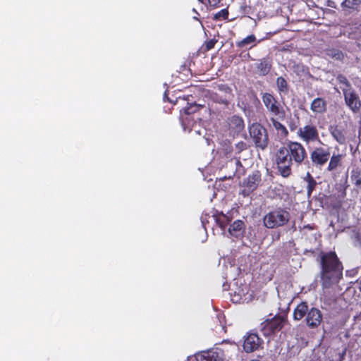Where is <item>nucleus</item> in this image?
Here are the masks:
<instances>
[{
    "label": "nucleus",
    "mask_w": 361,
    "mask_h": 361,
    "mask_svg": "<svg viewBox=\"0 0 361 361\" xmlns=\"http://www.w3.org/2000/svg\"><path fill=\"white\" fill-rule=\"evenodd\" d=\"M310 110L315 115H322L327 111V102L322 97H317L311 102Z\"/></svg>",
    "instance_id": "nucleus-16"
},
{
    "label": "nucleus",
    "mask_w": 361,
    "mask_h": 361,
    "mask_svg": "<svg viewBox=\"0 0 361 361\" xmlns=\"http://www.w3.org/2000/svg\"><path fill=\"white\" fill-rule=\"evenodd\" d=\"M353 271H349V270L346 271V276H353V274H352V273H351Z\"/></svg>",
    "instance_id": "nucleus-39"
},
{
    "label": "nucleus",
    "mask_w": 361,
    "mask_h": 361,
    "mask_svg": "<svg viewBox=\"0 0 361 361\" xmlns=\"http://www.w3.org/2000/svg\"><path fill=\"white\" fill-rule=\"evenodd\" d=\"M263 345V340L256 333L250 332L244 337L243 350L252 353L259 349Z\"/></svg>",
    "instance_id": "nucleus-12"
},
{
    "label": "nucleus",
    "mask_w": 361,
    "mask_h": 361,
    "mask_svg": "<svg viewBox=\"0 0 361 361\" xmlns=\"http://www.w3.org/2000/svg\"><path fill=\"white\" fill-rule=\"evenodd\" d=\"M342 157L343 156L341 154L334 153L331 156L330 155L327 170L329 171H334L336 170L338 167L341 166Z\"/></svg>",
    "instance_id": "nucleus-20"
},
{
    "label": "nucleus",
    "mask_w": 361,
    "mask_h": 361,
    "mask_svg": "<svg viewBox=\"0 0 361 361\" xmlns=\"http://www.w3.org/2000/svg\"><path fill=\"white\" fill-rule=\"evenodd\" d=\"M289 128H290L291 131H293V130H295L296 129L297 126L295 124H294V123L289 124Z\"/></svg>",
    "instance_id": "nucleus-37"
},
{
    "label": "nucleus",
    "mask_w": 361,
    "mask_h": 361,
    "mask_svg": "<svg viewBox=\"0 0 361 361\" xmlns=\"http://www.w3.org/2000/svg\"><path fill=\"white\" fill-rule=\"evenodd\" d=\"M218 90L226 94V97L228 99H232L233 94L232 93V89L226 84H220L218 85Z\"/></svg>",
    "instance_id": "nucleus-28"
},
{
    "label": "nucleus",
    "mask_w": 361,
    "mask_h": 361,
    "mask_svg": "<svg viewBox=\"0 0 361 361\" xmlns=\"http://www.w3.org/2000/svg\"><path fill=\"white\" fill-rule=\"evenodd\" d=\"M307 161L305 147L299 142L288 141L275 152L274 163L279 175L287 178L292 174V166H301Z\"/></svg>",
    "instance_id": "nucleus-1"
},
{
    "label": "nucleus",
    "mask_w": 361,
    "mask_h": 361,
    "mask_svg": "<svg viewBox=\"0 0 361 361\" xmlns=\"http://www.w3.org/2000/svg\"><path fill=\"white\" fill-rule=\"evenodd\" d=\"M278 92L281 94H287L289 90V85L287 80L282 76L278 77L276 80Z\"/></svg>",
    "instance_id": "nucleus-25"
},
{
    "label": "nucleus",
    "mask_w": 361,
    "mask_h": 361,
    "mask_svg": "<svg viewBox=\"0 0 361 361\" xmlns=\"http://www.w3.org/2000/svg\"><path fill=\"white\" fill-rule=\"evenodd\" d=\"M262 181L261 172L258 170L252 171L240 183V194L243 197H248L261 185Z\"/></svg>",
    "instance_id": "nucleus-8"
},
{
    "label": "nucleus",
    "mask_w": 361,
    "mask_h": 361,
    "mask_svg": "<svg viewBox=\"0 0 361 361\" xmlns=\"http://www.w3.org/2000/svg\"><path fill=\"white\" fill-rule=\"evenodd\" d=\"M221 1V0H207L209 6L212 8L219 7Z\"/></svg>",
    "instance_id": "nucleus-35"
},
{
    "label": "nucleus",
    "mask_w": 361,
    "mask_h": 361,
    "mask_svg": "<svg viewBox=\"0 0 361 361\" xmlns=\"http://www.w3.org/2000/svg\"><path fill=\"white\" fill-rule=\"evenodd\" d=\"M279 119L276 117H270L271 122L272 123L273 127L277 131L278 134H280L283 137H286L288 135V131L286 126L282 124L281 122L278 121Z\"/></svg>",
    "instance_id": "nucleus-24"
},
{
    "label": "nucleus",
    "mask_w": 361,
    "mask_h": 361,
    "mask_svg": "<svg viewBox=\"0 0 361 361\" xmlns=\"http://www.w3.org/2000/svg\"><path fill=\"white\" fill-rule=\"evenodd\" d=\"M294 72L296 73L298 75H300V73H305L307 70V68L305 67L302 64H296L293 66Z\"/></svg>",
    "instance_id": "nucleus-34"
},
{
    "label": "nucleus",
    "mask_w": 361,
    "mask_h": 361,
    "mask_svg": "<svg viewBox=\"0 0 361 361\" xmlns=\"http://www.w3.org/2000/svg\"><path fill=\"white\" fill-rule=\"evenodd\" d=\"M345 104L354 113H357L361 109V100L352 88H342Z\"/></svg>",
    "instance_id": "nucleus-11"
},
{
    "label": "nucleus",
    "mask_w": 361,
    "mask_h": 361,
    "mask_svg": "<svg viewBox=\"0 0 361 361\" xmlns=\"http://www.w3.org/2000/svg\"><path fill=\"white\" fill-rule=\"evenodd\" d=\"M262 100L271 117H276L281 119L284 118L286 111L279 101L273 94L269 92L262 93Z\"/></svg>",
    "instance_id": "nucleus-7"
},
{
    "label": "nucleus",
    "mask_w": 361,
    "mask_h": 361,
    "mask_svg": "<svg viewBox=\"0 0 361 361\" xmlns=\"http://www.w3.org/2000/svg\"><path fill=\"white\" fill-rule=\"evenodd\" d=\"M331 155V148L329 147H315L310 152V158L313 166L321 169L325 166Z\"/></svg>",
    "instance_id": "nucleus-9"
},
{
    "label": "nucleus",
    "mask_w": 361,
    "mask_h": 361,
    "mask_svg": "<svg viewBox=\"0 0 361 361\" xmlns=\"http://www.w3.org/2000/svg\"><path fill=\"white\" fill-rule=\"evenodd\" d=\"M361 4V0H344L341 6L343 11L351 13L354 11L357 10Z\"/></svg>",
    "instance_id": "nucleus-21"
},
{
    "label": "nucleus",
    "mask_w": 361,
    "mask_h": 361,
    "mask_svg": "<svg viewBox=\"0 0 361 361\" xmlns=\"http://www.w3.org/2000/svg\"><path fill=\"white\" fill-rule=\"evenodd\" d=\"M297 135L302 141L307 144L314 142H322L319 130L317 126L312 123L299 128L297 131Z\"/></svg>",
    "instance_id": "nucleus-10"
},
{
    "label": "nucleus",
    "mask_w": 361,
    "mask_h": 361,
    "mask_svg": "<svg viewBox=\"0 0 361 361\" xmlns=\"http://www.w3.org/2000/svg\"><path fill=\"white\" fill-rule=\"evenodd\" d=\"M359 288H360V290L361 291V277H360V279L359 281Z\"/></svg>",
    "instance_id": "nucleus-40"
},
{
    "label": "nucleus",
    "mask_w": 361,
    "mask_h": 361,
    "mask_svg": "<svg viewBox=\"0 0 361 361\" xmlns=\"http://www.w3.org/2000/svg\"><path fill=\"white\" fill-rule=\"evenodd\" d=\"M199 2L204 4V0H197Z\"/></svg>",
    "instance_id": "nucleus-41"
},
{
    "label": "nucleus",
    "mask_w": 361,
    "mask_h": 361,
    "mask_svg": "<svg viewBox=\"0 0 361 361\" xmlns=\"http://www.w3.org/2000/svg\"><path fill=\"white\" fill-rule=\"evenodd\" d=\"M303 228H307L309 230H313L314 229V226L310 225V224H307V225L304 226Z\"/></svg>",
    "instance_id": "nucleus-38"
},
{
    "label": "nucleus",
    "mask_w": 361,
    "mask_h": 361,
    "mask_svg": "<svg viewBox=\"0 0 361 361\" xmlns=\"http://www.w3.org/2000/svg\"><path fill=\"white\" fill-rule=\"evenodd\" d=\"M336 80L340 84L345 85L343 88H352L351 84L344 75L338 74L336 76Z\"/></svg>",
    "instance_id": "nucleus-31"
},
{
    "label": "nucleus",
    "mask_w": 361,
    "mask_h": 361,
    "mask_svg": "<svg viewBox=\"0 0 361 361\" xmlns=\"http://www.w3.org/2000/svg\"><path fill=\"white\" fill-rule=\"evenodd\" d=\"M304 180L307 183L306 186L307 195L308 197H310L312 192L315 190L317 183L310 172L306 173V176L304 177Z\"/></svg>",
    "instance_id": "nucleus-23"
},
{
    "label": "nucleus",
    "mask_w": 361,
    "mask_h": 361,
    "mask_svg": "<svg viewBox=\"0 0 361 361\" xmlns=\"http://www.w3.org/2000/svg\"><path fill=\"white\" fill-rule=\"evenodd\" d=\"M328 56L336 60H342L344 57L343 54L341 51L337 49H329L327 53Z\"/></svg>",
    "instance_id": "nucleus-30"
},
{
    "label": "nucleus",
    "mask_w": 361,
    "mask_h": 361,
    "mask_svg": "<svg viewBox=\"0 0 361 361\" xmlns=\"http://www.w3.org/2000/svg\"><path fill=\"white\" fill-rule=\"evenodd\" d=\"M343 266L336 252H322L320 257V282L323 289L338 284L343 278Z\"/></svg>",
    "instance_id": "nucleus-2"
},
{
    "label": "nucleus",
    "mask_w": 361,
    "mask_h": 361,
    "mask_svg": "<svg viewBox=\"0 0 361 361\" xmlns=\"http://www.w3.org/2000/svg\"><path fill=\"white\" fill-rule=\"evenodd\" d=\"M329 131L333 138L340 145H343L346 142L345 130L338 125H331L329 127Z\"/></svg>",
    "instance_id": "nucleus-17"
},
{
    "label": "nucleus",
    "mask_w": 361,
    "mask_h": 361,
    "mask_svg": "<svg viewBox=\"0 0 361 361\" xmlns=\"http://www.w3.org/2000/svg\"><path fill=\"white\" fill-rule=\"evenodd\" d=\"M197 16H200V13L198 12H195Z\"/></svg>",
    "instance_id": "nucleus-44"
},
{
    "label": "nucleus",
    "mask_w": 361,
    "mask_h": 361,
    "mask_svg": "<svg viewBox=\"0 0 361 361\" xmlns=\"http://www.w3.org/2000/svg\"><path fill=\"white\" fill-rule=\"evenodd\" d=\"M255 73L259 76L268 75L272 68V60L270 57H264L257 60L255 64Z\"/></svg>",
    "instance_id": "nucleus-14"
},
{
    "label": "nucleus",
    "mask_w": 361,
    "mask_h": 361,
    "mask_svg": "<svg viewBox=\"0 0 361 361\" xmlns=\"http://www.w3.org/2000/svg\"><path fill=\"white\" fill-rule=\"evenodd\" d=\"M197 16H200V13L198 12H195Z\"/></svg>",
    "instance_id": "nucleus-45"
},
{
    "label": "nucleus",
    "mask_w": 361,
    "mask_h": 361,
    "mask_svg": "<svg viewBox=\"0 0 361 361\" xmlns=\"http://www.w3.org/2000/svg\"><path fill=\"white\" fill-rule=\"evenodd\" d=\"M216 42L217 39L214 38L205 41L204 44L202 45V49H204V51H208L213 49Z\"/></svg>",
    "instance_id": "nucleus-32"
},
{
    "label": "nucleus",
    "mask_w": 361,
    "mask_h": 361,
    "mask_svg": "<svg viewBox=\"0 0 361 361\" xmlns=\"http://www.w3.org/2000/svg\"><path fill=\"white\" fill-rule=\"evenodd\" d=\"M226 123L228 133L233 137L238 135L245 128L244 120L240 116L233 115L228 117Z\"/></svg>",
    "instance_id": "nucleus-13"
},
{
    "label": "nucleus",
    "mask_w": 361,
    "mask_h": 361,
    "mask_svg": "<svg viewBox=\"0 0 361 361\" xmlns=\"http://www.w3.org/2000/svg\"><path fill=\"white\" fill-rule=\"evenodd\" d=\"M203 105L197 104L196 103L190 104L188 106H186L183 109L184 113L188 115L194 114Z\"/></svg>",
    "instance_id": "nucleus-29"
},
{
    "label": "nucleus",
    "mask_w": 361,
    "mask_h": 361,
    "mask_svg": "<svg viewBox=\"0 0 361 361\" xmlns=\"http://www.w3.org/2000/svg\"><path fill=\"white\" fill-rule=\"evenodd\" d=\"M247 56L248 57H250V54H249V53H247Z\"/></svg>",
    "instance_id": "nucleus-42"
},
{
    "label": "nucleus",
    "mask_w": 361,
    "mask_h": 361,
    "mask_svg": "<svg viewBox=\"0 0 361 361\" xmlns=\"http://www.w3.org/2000/svg\"><path fill=\"white\" fill-rule=\"evenodd\" d=\"M290 217L286 208L277 207L265 214L262 222L264 226L268 229L278 228L286 226Z\"/></svg>",
    "instance_id": "nucleus-4"
},
{
    "label": "nucleus",
    "mask_w": 361,
    "mask_h": 361,
    "mask_svg": "<svg viewBox=\"0 0 361 361\" xmlns=\"http://www.w3.org/2000/svg\"><path fill=\"white\" fill-rule=\"evenodd\" d=\"M257 44V38L255 35L252 34L242 40L236 42V46L238 48H247L248 46L249 49L252 48L256 46Z\"/></svg>",
    "instance_id": "nucleus-22"
},
{
    "label": "nucleus",
    "mask_w": 361,
    "mask_h": 361,
    "mask_svg": "<svg viewBox=\"0 0 361 361\" xmlns=\"http://www.w3.org/2000/svg\"><path fill=\"white\" fill-rule=\"evenodd\" d=\"M231 99H228V97H224V98H222V97H220L219 99H217V102L220 104H223L224 105H228L229 104V100Z\"/></svg>",
    "instance_id": "nucleus-36"
},
{
    "label": "nucleus",
    "mask_w": 361,
    "mask_h": 361,
    "mask_svg": "<svg viewBox=\"0 0 361 361\" xmlns=\"http://www.w3.org/2000/svg\"><path fill=\"white\" fill-rule=\"evenodd\" d=\"M250 135L257 148L265 149L269 145L267 130L259 123H253L249 126Z\"/></svg>",
    "instance_id": "nucleus-6"
},
{
    "label": "nucleus",
    "mask_w": 361,
    "mask_h": 361,
    "mask_svg": "<svg viewBox=\"0 0 361 361\" xmlns=\"http://www.w3.org/2000/svg\"><path fill=\"white\" fill-rule=\"evenodd\" d=\"M350 178L355 186L361 187V170L359 168L351 171Z\"/></svg>",
    "instance_id": "nucleus-26"
},
{
    "label": "nucleus",
    "mask_w": 361,
    "mask_h": 361,
    "mask_svg": "<svg viewBox=\"0 0 361 361\" xmlns=\"http://www.w3.org/2000/svg\"><path fill=\"white\" fill-rule=\"evenodd\" d=\"M247 149V145L243 141H240L235 145V151L236 153L239 154L243 150Z\"/></svg>",
    "instance_id": "nucleus-33"
},
{
    "label": "nucleus",
    "mask_w": 361,
    "mask_h": 361,
    "mask_svg": "<svg viewBox=\"0 0 361 361\" xmlns=\"http://www.w3.org/2000/svg\"><path fill=\"white\" fill-rule=\"evenodd\" d=\"M245 225L242 220H236L232 224L230 225L228 228V233L235 237L238 238L242 235L245 231Z\"/></svg>",
    "instance_id": "nucleus-19"
},
{
    "label": "nucleus",
    "mask_w": 361,
    "mask_h": 361,
    "mask_svg": "<svg viewBox=\"0 0 361 361\" xmlns=\"http://www.w3.org/2000/svg\"><path fill=\"white\" fill-rule=\"evenodd\" d=\"M228 11L227 8L221 9L214 15L213 20L215 21L227 20L228 18Z\"/></svg>",
    "instance_id": "nucleus-27"
},
{
    "label": "nucleus",
    "mask_w": 361,
    "mask_h": 361,
    "mask_svg": "<svg viewBox=\"0 0 361 361\" xmlns=\"http://www.w3.org/2000/svg\"><path fill=\"white\" fill-rule=\"evenodd\" d=\"M287 323V317L281 314H276L267 319L260 324L259 331L266 336H271L279 333Z\"/></svg>",
    "instance_id": "nucleus-5"
},
{
    "label": "nucleus",
    "mask_w": 361,
    "mask_h": 361,
    "mask_svg": "<svg viewBox=\"0 0 361 361\" xmlns=\"http://www.w3.org/2000/svg\"><path fill=\"white\" fill-rule=\"evenodd\" d=\"M197 16H200V13L198 12H195Z\"/></svg>",
    "instance_id": "nucleus-43"
},
{
    "label": "nucleus",
    "mask_w": 361,
    "mask_h": 361,
    "mask_svg": "<svg viewBox=\"0 0 361 361\" xmlns=\"http://www.w3.org/2000/svg\"><path fill=\"white\" fill-rule=\"evenodd\" d=\"M305 318L306 326L310 329H317L322 322L323 314L317 307L309 308L306 301L300 302L293 311V319L300 321Z\"/></svg>",
    "instance_id": "nucleus-3"
},
{
    "label": "nucleus",
    "mask_w": 361,
    "mask_h": 361,
    "mask_svg": "<svg viewBox=\"0 0 361 361\" xmlns=\"http://www.w3.org/2000/svg\"><path fill=\"white\" fill-rule=\"evenodd\" d=\"M197 361H224L222 352L209 350L196 355Z\"/></svg>",
    "instance_id": "nucleus-15"
},
{
    "label": "nucleus",
    "mask_w": 361,
    "mask_h": 361,
    "mask_svg": "<svg viewBox=\"0 0 361 361\" xmlns=\"http://www.w3.org/2000/svg\"><path fill=\"white\" fill-rule=\"evenodd\" d=\"M213 217L222 231H225L227 226L231 221L233 217L228 214H224L222 212H216V214H213Z\"/></svg>",
    "instance_id": "nucleus-18"
}]
</instances>
